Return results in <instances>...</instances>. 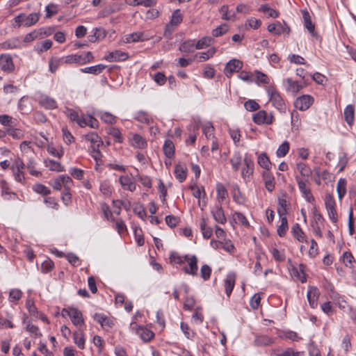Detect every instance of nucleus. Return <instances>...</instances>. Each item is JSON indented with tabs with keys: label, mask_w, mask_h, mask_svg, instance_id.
Returning a JSON list of instances; mask_svg holds the SVG:
<instances>
[{
	"label": "nucleus",
	"mask_w": 356,
	"mask_h": 356,
	"mask_svg": "<svg viewBox=\"0 0 356 356\" xmlns=\"http://www.w3.org/2000/svg\"><path fill=\"white\" fill-rule=\"evenodd\" d=\"M40 19L38 13H32L26 15L25 13H20L12 20V26L14 28H19L22 26L26 27L35 24Z\"/></svg>",
	"instance_id": "nucleus-1"
},
{
	"label": "nucleus",
	"mask_w": 356,
	"mask_h": 356,
	"mask_svg": "<svg viewBox=\"0 0 356 356\" xmlns=\"http://www.w3.org/2000/svg\"><path fill=\"white\" fill-rule=\"evenodd\" d=\"M61 315L63 317L69 316L72 323L79 330L85 325L82 312L76 307L63 308L61 311Z\"/></svg>",
	"instance_id": "nucleus-2"
},
{
	"label": "nucleus",
	"mask_w": 356,
	"mask_h": 356,
	"mask_svg": "<svg viewBox=\"0 0 356 356\" xmlns=\"http://www.w3.org/2000/svg\"><path fill=\"white\" fill-rule=\"evenodd\" d=\"M267 93L273 105L278 110L284 111L286 110V105L280 93L277 89L270 86L267 88Z\"/></svg>",
	"instance_id": "nucleus-3"
},
{
	"label": "nucleus",
	"mask_w": 356,
	"mask_h": 356,
	"mask_svg": "<svg viewBox=\"0 0 356 356\" xmlns=\"http://www.w3.org/2000/svg\"><path fill=\"white\" fill-rule=\"evenodd\" d=\"M130 330L131 332L137 334L140 339L144 341H148L151 340L154 337V333L144 327L138 325L136 322L132 321L130 323Z\"/></svg>",
	"instance_id": "nucleus-4"
},
{
	"label": "nucleus",
	"mask_w": 356,
	"mask_h": 356,
	"mask_svg": "<svg viewBox=\"0 0 356 356\" xmlns=\"http://www.w3.org/2000/svg\"><path fill=\"white\" fill-rule=\"evenodd\" d=\"M183 19L182 15L179 9L175 10L172 15L170 22L166 24L164 32L165 36H170L175 31V27L179 24Z\"/></svg>",
	"instance_id": "nucleus-5"
},
{
	"label": "nucleus",
	"mask_w": 356,
	"mask_h": 356,
	"mask_svg": "<svg viewBox=\"0 0 356 356\" xmlns=\"http://www.w3.org/2000/svg\"><path fill=\"white\" fill-rule=\"evenodd\" d=\"M10 168L13 171V176H14L15 181H17V182H19V183H24V164L23 161L20 158L17 157L15 160V161Z\"/></svg>",
	"instance_id": "nucleus-6"
},
{
	"label": "nucleus",
	"mask_w": 356,
	"mask_h": 356,
	"mask_svg": "<svg viewBox=\"0 0 356 356\" xmlns=\"http://www.w3.org/2000/svg\"><path fill=\"white\" fill-rule=\"evenodd\" d=\"M268 31L275 35L286 34L289 35L290 33V28L287 24L283 22H275V23L270 24L268 26Z\"/></svg>",
	"instance_id": "nucleus-7"
},
{
	"label": "nucleus",
	"mask_w": 356,
	"mask_h": 356,
	"mask_svg": "<svg viewBox=\"0 0 356 356\" xmlns=\"http://www.w3.org/2000/svg\"><path fill=\"white\" fill-rule=\"evenodd\" d=\"M314 98L309 95H304L298 97L295 102V107L302 111L307 110L313 104Z\"/></svg>",
	"instance_id": "nucleus-8"
},
{
	"label": "nucleus",
	"mask_w": 356,
	"mask_h": 356,
	"mask_svg": "<svg viewBox=\"0 0 356 356\" xmlns=\"http://www.w3.org/2000/svg\"><path fill=\"white\" fill-rule=\"evenodd\" d=\"M119 183L124 191L134 192L136 189V183L134 179L130 175H120L119 177Z\"/></svg>",
	"instance_id": "nucleus-9"
},
{
	"label": "nucleus",
	"mask_w": 356,
	"mask_h": 356,
	"mask_svg": "<svg viewBox=\"0 0 356 356\" xmlns=\"http://www.w3.org/2000/svg\"><path fill=\"white\" fill-rule=\"evenodd\" d=\"M185 261H188V267H184L183 270L186 274L191 275L193 276L197 275L198 266H197V259L195 255L189 257L188 255L184 256Z\"/></svg>",
	"instance_id": "nucleus-10"
},
{
	"label": "nucleus",
	"mask_w": 356,
	"mask_h": 356,
	"mask_svg": "<svg viewBox=\"0 0 356 356\" xmlns=\"http://www.w3.org/2000/svg\"><path fill=\"white\" fill-rule=\"evenodd\" d=\"M0 68L8 74L14 71L15 65L10 55L5 54L0 56Z\"/></svg>",
	"instance_id": "nucleus-11"
},
{
	"label": "nucleus",
	"mask_w": 356,
	"mask_h": 356,
	"mask_svg": "<svg viewBox=\"0 0 356 356\" xmlns=\"http://www.w3.org/2000/svg\"><path fill=\"white\" fill-rule=\"evenodd\" d=\"M243 67V63L238 59H232L225 67V74L227 77H230L233 73L238 72Z\"/></svg>",
	"instance_id": "nucleus-12"
},
{
	"label": "nucleus",
	"mask_w": 356,
	"mask_h": 356,
	"mask_svg": "<svg viewBox=\"0 0 356 356\" xmlns=\"http://www.w3.org/2000/svg\"><path fill=\"white\" fill-rule=\"evenodd\" d=\"M273 115L267 113L265 111H259L253 115V121L258 124H270L273 122Z\"/></svg>",
	"instance_id": "nucleus-13"
},
{
	"label": "nucleus",
	"mask_w": 356,
	"mask_h": 356,
	"mask_svg": "<svg viewBox=\"0 0 356 356\" xmlns=\"http://www.w3.org/2000/svg\"><path fill=\"white\" fill-rule=\"evenodd\" d=\"M284 86L286 90L289 92H291L293 95L297 94L300 90H302L305 85L298 81H293L292 79L288 78L284 81Z\"/></svg>",
	"instance_id": "nucleus-14"
},
{
	"label": "nucleus",
	"mask_w": 356,
	"mask_h": 356,
	"mask_svg": "<svg viewBox=\"0 0 356 356\" xmlns=\"http://www.w3.org/2000/svg\"><path fill=\"white\" fill-rule=\"evenodd\" d=\"M152 36L145 32L138 31L125 35L126 42H143L149 40Z\"/></svg>",
	"instance_id": "nucleus-15"
},
{
	"label": "nucleus",
	"mask_w": 356,
	"mask_h": 356,
	"mask_svg": "<svg viewBox=\"0 0 356 356\" xmlns=\"http://www.w3.org/2000/svg\"><path fill=\"white\" fill-rule=\"evenodd\" d=\"M296 180L298 182V186L300 191L302 193V196L306 199L308 202H312L314 201V198L311 193L310 189L307 187V180L301 179L298 177H296Z\"/></svg>",
	"instance_id": "nucleus-16"
},
{
	"label": "nucleus",
	"mask_w": 356,
	"mask_h": 356,
	"mask_svg": "<svg viewBox=\"0 0 356 356\" xmlns=\"http://www.w3.org/2000/svg\"><path fill=\"white\" fill-rule=\"evenodd\" d=\"M319 295L320 293L317 287L313 286L309 287L307 293V298L312 308L314 309L317 307Z\"/></svg>",
	"instance_id": "nucleus-17"
},
{
	"label": "nucleus",
	"mask_w": 356,
	"mask_h": 356,
	"mask_svg": "<svg viewBox=\"0 0 356 356\" xmlns=\"http://www.w3.org/2000/svg\"><path fill=\"white\" fill-rule=\"evenodd\" d=\"M83 138L86 141L90 143V149L99 148V147L103 144L102 138L96 132H90L87 134H85Z\"/></svg>",
	"instance_id": "nucleus-18"
},
{
	"label": "nucleus",
	"mask_w": 356,
	"mask_h": 356,
	"mask_svg": "<svg viewBox=\"0 0 356 356\" xmlns=\"http://www.w3.org/2000/svg\"><path fill=\"white\" fill-rule=\"evenodd\" d=\"M245 167L242 168L241 176L246 181L250 179L254 172V162L251 159L245 157L244 159Z\"/></svg>",
	"instance_id": "nucleus-19"
},
{
	"label": "nucleus",
	"mask_w": 356,
	"mask_h": 356,
	"mask_svg": "<svg viewBox=\"0 0 356 356\" xmlns=\"http://www.w3.org/2000/svg\"><path fill=\"white\" fill-rule=\"evenodd\" d=\"M38 103L40 106L45 109H54L57 108V103L56 100L46 95H42L40 96Z\"/></svg>",
	"instance_id": "nucleus-20"
},
{
	"label": "nucleus",
	"mask_w": 356,
	"mask_h": 356,
	"mask_svg": "<svg viewBox=\"0 0 356 356\" xmlns=\"http://www.w3.org/2000/svg\"><path fill=\"white\" fill-rule=\"evenodd\" d=\"M93 318L104 330H108L114 325V321L113 319L102 314H95Z\"/></svg>",
	"instance_id": "nucleus-21"
},
{
	"label": "nucleus",
	"mask_w": 356,
	"mask_h": 356,
	"mask_svg": "<svg viewBox=\"0 0 356 356\" xmlns=\"http://www.w3.org/2000/svg\"><path fill=\"white\" fill-rule=\"evenodd\" d=\"M64 112L71 120L76 122L80 127H86L83 115H79L76 111L70 108H66Z\"/></svg>",
	"instance_id": "nucleus-22"
},
{
	"label": "nucleus",
	"mask_w": 356,
	"mask_h": 356,
	"mask_svg": "<svg viewBox=\"0 0 356 356\" xmlns=\"http://www.w3.org/2000/svg\"><path fill=\"white\" fill-rule=\"evenodd\" d=\"M127 58L128 55L127 53L120 50H115L110 52L104 58L108 62H118L125 60Z\"/></svg>",
	"instance_id": "nucleus-23"
},
{
	"label": "nucleus",
	"mask_w": 356,
	"mask_h": 356,
	"mask_svg": "<svg viewBox=\"0 0 356 356\" xmlns=\"http://www.w3.org/2000/svg\"><path fill=\"white\" fill-rule=\"evenodd\" d=\"M235 281H236V275L234 273H230L227 274L226 279L225 280V293L229 297L235 285Z\"/></svg>",
	"instance_id": "nucleus-24"
},
{
	"label": "nucleus",
	"mask_w": 356,
	"mask_h": 356,
	"mask_svg": "<svg viewBox=\"0 0 356 356\" xmlns=\"http://www.w3.org/2000/svg\"><path fill=\"white\" fill-rule=\"evenodd\" d=\"M291 233L299 242L307 243L306 236L298 223H296L291 227Z\"/></svg>",
	"instance_id": "nucleus-25"
},
{
	"label": "nucleus",
	"mask_w": 356,
	"mask_h": 356,
	"mask_svg": "<svg viewBox=\"0 0 356 356\" xmlns=\"http://www.w3.org/2000/svg\"><path fill=\"white\" fill-rule=\"evenodd\" d=\"M131 145L138 149H144L147 146L146 140L139 134H133L130 138Z\"/></svg>",
	"instance_id": "nucleus-26"
},
{
	"label": "nucleus",
	"mask_w": 356,
	"mask_h": 356,
	"mask_svg": "<svg viewBox=\"0 0 356 356\" xmlns=\"http://www.w3.org/2000/svg\"><path fill=\"white\" fill-rule=\"evenodd\" d=\"M213 219L220 224H225L227 221L224 211L221 206L216 205L211 211Z\"/></svg>",
	"instance_id": "nucleus-27"
},
{
	"label": "nucleus",
	"mask_w": 356,
	"mask_h": 356,
	"mask_svg": "<svg viewBox=\"0 0 356 356\" xmlns=\"http://www.w3.org/2000/svg\"><path fill=\"white\" fill-rule=\"evenodd\" d=\"M208 218L202 217L200 220V227L202 233V236L204 238H209L213 234V229L211 227L207 226Z\"/></svg>",
	"instance_id": "nucleus-28"
},
{
	"label": "nucleus",
	"mask_w": 356,
	"mask_h": 356,
	"mask_svg": "<svg viewBox=\"0 0 356 356\" xmlns=\"http://www.w3.org/2000/svg\"><path fill=\"white\" fill-rule=\"evenodd\" d=\"M174 173L176 179H178L179 182H183L186 178V167L184 165L177 164L175 168Z\"/></svg>",
	"instance_id": "nucleus-29"
},
{
	"label": "nucleus",
	"mask_w": 356,
	"mask_h": 356,
	"mask_svg": "<svg viewBox=\"0 0 356 356\" xmlns=\"http://www.w3.org/2000/svg\"><path fill=\"white\" fill-rule=\"evenodd\" d=\"M344 120L349 126H352L354 123L355 108L351 104L348 105L344 109Z\"/></svg>",
	"instance_id": "nucleus-30"
},
{
	"label": "nucleus",
	"mask_w": 356,
	"mask_h": 356,
	"mask_svg": "<svg viewBox=\"0 0 356 356\" xmlns=\"http://www.w3.org/2000/svg\"><path fill=\"white\" fill-rule=\"evenodd\" d=\"M106 65L104 64H98L94 66L82 68L81 69V72L92 74H99L106 69Z\"/></svg>",
	"instance_id": "nucleus-31"
},
{
	"label": "nucleus",
	"mask_w": 356,
	"mask_h": 356,
	"mask_svg": "<svg viewBox=\"0 0 356 356\" xmlns=\"http://www.w3.org/2000/svg\"><path fill=\"white\" fill-rule=\"evenodd\" d=\"M263 179L265 183L266 188L271 192L275 188V178L272 174L268 172L263 173Z\"/></svg>",
	"instance_id": "nucleus-32"
},
{
	"label": "nucleus",
	"mask_w": 356,
	"mask_h": 356,
	"mask_svg": "<svg viewBox=\"0 0 356 356\" xmlns=\"http://www.w3.org/2000/svg\"><path fill=\"white\" fill-rule=\"evenodd\" d=\"M45 166L50 170L56 171L58 172L65 171L64 167L58 162L51 159L44 160Z\"/></svg>",
	"instance_id": "nucleus-33"
},
{
	"label": "nucleus",
	"mask_w": 356,
	"mask_h": 356,
	"mask_svg": "<svg viewBox=\"0 0 356 356\" xmlns=\"http://www.w3.org/2000/svg\"><path fill=\"white\" fill-rule=\"evenodd\" d=\"M74 342L77 345L80 349H83L85 347V338L83 333V328L78 329L73 334Z\"/></svg>",
	"instance_id": "nucleus-34"
},
{
	"label": "nucleus",
	"mask_w": 356,
	"mask_h": 356,
	"mask_svg": "<svg viewBox=\"0 0 356 356\" xmlns=\"http://www.w3.org/2000/svg\"><path fill=\"white\" fill-rule=\"evenodd\" d=\"M302 17L305 28L312 35H315V26L311 20L309 13L307 10L302 11Z\"/></svg>",
	"instance_id": "nucleus-35"
},
{
	"label": "nucleus",
	"mask_w": 356,
	"mask_h": 356,
	"mask_svg": "<svg viewBox=\"0 0 356 356\" xmlns=\"http://www.w3.org/2000/svg\"><path fill=\"white\" fill-rule=\"evenodd\" d=\"M257 163L261 168L268 170L271 168V162L266 153H261L258 156Z\"/></svg>",
	"instance_id": "nucleus-36"
},
{
	"label": "nucleus",
	"mask_w": 356,
	"mask_h": 356,
	"mask_svg": "<svg viewBox=\"0 0 356 356\" xmlns=\"http://www.w3.org/2000/svg\"><path fill=\"white\" fill-rule=\"evenodd\" d=\"M163 149L165 155L168 158H172L175 154V146L172 141L170 139L165 140L163 144Z\"/></svg>",
	"instance_id": "nucleus-37"
},
{
	"label": "nucleus",
	"mask_w": 356,
	"mask_h": 356,
	"mask_svg": "<svg viewBox=\"0 0 356 356\" xmlns=\"http://www.w3.org/2000/svg\"><path fill=\"white\" fill-rule=\"evenodd\" d=\"M196 49L195 42L193 40H188L184 42L179 47V50L184 53L193 52Z\"/></svg>",
	"instance_id": "nucleus-38"
},
{
	"label": "nucleus",
	"mask_w": 356,
	"mask_h": 356,
	"mask_svg": "<svg viewBox=\"0 0 356 356\" xmlns=\"http://www.w3.org/2000/svg\"><path fill=\"white\" fill-rule=\"evenodd\" d=\"M219 12L222 14L221 19L223 20H232L235 18V13L233 10H229L227 5H223Z\"/></svg>",
	"instance_id": "nucleus-39"
},
{
	"label": "nucleus",
	"mask_w": 356,
	"mask_h": 356,
	"mask_svg": "<svg viewBox=\"0 0 356 356\" xmlns=\"http://www.w3.org/2000/svg\"><path fill=\"white\" fill-rule=\"evenodd\" d=\"M90 154L91 156L94 159V160L96 161L95 169L97 170H99V166L103 164L102 159V154L99 151V148L90 149Z\"/></svg>",
	"instance_id": "nucleus-40"
},
{
	"label": "nucleus",
	"mask_w": 356,
	"mask_h": 356,
	"mask_svg": "<svg viewBox=\"0 0 356 356\" xmlns=\"http://www.w3.org/2000/svg\"><path fill=\"white\" fill-rule=\"evenodd\" d=\"M97 115L102 120L108 124H115L117 118L108 112L100 111L97 113Z\"/></svg>",
	"instance_id": "nucleus-41"
},
{
	"label": "nucleus",
	"mask_w": 356,
	"mask_h": 356,
	"mask_svg": "<svg viewBox=\"0 0 356 356\" xmlns=\"http://www.w3.org/2000/svg\"><path fill=\"white\" fill-rule=\"evenodd\" d=\"M213 42V40L211 37L205 36L200 39L195 43L196 49H202L205 47H209Z\"/></svg>",
	"instance_id": "nucleus-42"
},
{
	"label": "nucleus",
	"mask_w": 356,
	"mask_h": 356,
	"mask_svg": "<svg viewBox=\"0 0 356 356\" xmlns=\"http://www.w3.org/2000/svg\"><path fill=\"white\" fill-rule=\"evenodd\" d=\"M99 191L106 197H109L112 194V187L108 180L101 181L99 185Z\"/></svg>",
	"instance_id": "nucleus-43"
},
{
	"label": "nucleus",
	"mask_w": 356,
	"mask_h": 356,
	"mask_svg": "<svg viewBox=\"0 0 356 356\" xmlns=\"http://www.w3.org/2000/svg\"><path fill=\"white\" fill-rule=\"evenodd\" d=\"M296 167L301 175L305 177H309L312 174L311 168L305 163H298Z\"/></svg>",
	"instance_id": "nucleus-44"
},
{
	"label": "nucleus",
	"mask_w": 356,
	"mask_h": 356,
	"mask_svg": "<svg viewBox=\"0 0 356 356\" xmlns=\"http://www.w3.org/2000/svg\"><path fill=\"white\" fill-rule=\"evenodd\" d=\"M26 330L29 332L33 337L38 338L42 336V333L39 329V327L33 324H32L30 321L26 323Z\"/></svg>",
	"instance_id": "nucleus-45"
},
{
	"label": "nucleus",
	"mask_w": 356,
	"mask_h": 356,
	"mask_svg": "<svg viewBox=\"0 0 356 356\" xmlns=\"http://www.w3.org/2000/svg\"><path fill=\"white\" fill-rule=\"evenodd\" d=\"M280 220H281V224L277 227V234L280 237H283L285 236V234L289 229L288 221H287L286 216H283L282 218H280Z\"/></svg>",
	"instance_id": "nucleus-46"
},
{
	"label": "nucleus",
	"mask_w": 356,
	"mask_h": 356,
	"mask_svg": "<svg viewBox=\"0 0 356 356\" xmlns=\"http://www.w3.org/2000/svg\"><path fill=\"white\" fill-rule=\"evenodd\" d=\"M337 191L339 198L341 200L346 193V180L345 179H339L337 185Z\"/></svg>",
	"instance_id": "nucleus-47"
},
{
	"label": "nucleus",
	"mask_w": 356,
	"mask_h": 356,
	"mask_svg": "<svg viewBox=\"0 0 356 356\" xmlns=\"http://www.w3.org/2000/svg\"><path fill=\"white\" fill-rule=\"evenodd\" d=\"M52 44L53 42L50 40H44L35 46V50L39 54L42 53L49 49L52 47Z\"/></svg>",
	"instance_id": "nucleus-48"
},
{
	"label": "nucleus",
	"mask_w": 356,
	"mask_h": 356,
	"mask_svg": "<svg viewBox=\"0 0 356 356\" xmlns=\"http://www.w3.org/2000/svg\"><path fill=\"white\" fill-rule=\"evenodd\" d=\"M47 149L51 155L57 158H61L64 154L63 149L61 147H55L52 145H49Z\"/></svg>",
	"instance_id": "nucleus-49"
},
{
	"label": "nucleus",
	"mask_w": 356,
	"mask_h": 356,
	"mask_svg": "<svg viewBox=\"0 0 356 356\" xmlns=\"http://www.w3.org/2000/svg\"><path fill=\"white\" fill-rule=\"evenodd\" d=\"M202 131L207 139H214V128L211 122H206L202 127Z\"/></svg>",
	"instance_id": "nucleus-50"
},
{
	"label": "nucleus",
	"mask_w": 356,
	"mask_h": 356,
	"mask_svg": "<svg viewBox=\"0 0 356 356\" xmlns=\"http://www.w3.org/2000/svg\"><path fill=\"white\" fill-rule=\"evenodd\" d=\"M20 42L17 38L8 40L1 44V47L4 49H12L19 47Z\"/></svg>",
	"instance_id": "nucleus-51"
},
{
	"label": "nucleus",
	"mask_w": 356,
	"mask_h": 356,
	"mask_svg": "<svg viewBox=\"0 0 356 356\" xmlns=\"http://www.w3.org/2000/svg\"><path fill=\"white\" fill-rule=\"evenodd\" d=\"M259 11L266 13L268 17L273 18H277L279 16L278 11L270 8L268 5H262L260 6Z\"/></svg>",
	"instance_id": "nucleus-52"
},
{
	"label": "nucleus",
	"mask_w": 356,
	"mask_h": 356,
	"mask_svg": "<svg viewBox=\"0 0 356 356\" xmlns=\"http://www.w3.org/2000/svg\"><path fill=\"white\" fill-rule=\"evenodd\" d=\"M45 17L50 18L58 13V6L55 3H49L45 8Z\"/></svg>",
	"instance_id": "nucleus-53"
},
{
	"label": "nucleus",
	"mask_w": 356,
	"mask_h": 356,
	"mask_svg": "<svg viewBox=\"0 0 356 356\" xmlns=\"http://www.w3.org/2000/svg\"><path fill=\"white\" fill-rule=\"evenodd\" d=\"M232 168L234 171H237L241 164V156L239 152L235 153L230 159Z\"/></svg>",
	"instance_id": "nucleus-54"
},
{
	"label": "nucleus",
	"mask_w": 356,
	"mask_h": 356,
	"mask_svg": "<svg viewBox=\"0 0 356 356\" xmlns=\"http://www.w3.org/2000/svg\"><path fill=\"white\" fill-rule=\"evenodd\" d=\"M254 74L256 76V83L257 84H268L270 83V78L266 74L258 70H256Z\"/></svg>",
	"instance_id": "nucleus-55"
},
{
	"label": "nucleus",
	"mask_w": 356,
	"mask_h": 356,
	"mask_svg": "<svg viewBox=\"0 0 356 356\" xmlns=\"http://www.w3.org/2000/svg\"><path fill=\"white\" fill-rule=\"evenodd\" d=\"M33 190L35 193L41 194L42 195H47L51 193V191L49 190V188L41 184H36L33 185Z\"/></svg>",
	"instance_id": "nucleus-56"
},
{
	"label": "nucleus",
	"mask_w": 356,
	"mask_h": 356,
	"mask_svg": "<svg viewBox=\"0 0 356 356\" xmlns=\"http://www.w3.org/2000/svg\"><path fill=\"white\" fill-rule=\"evenodd\" d=\"M289 150V143L287 141L282 143L278 147L276 154L278 157H284Z\"/></svg>",
	"instance_id": "nucleus-57"
},
{
	"label": "nucleus",
	"mask_w": 356,
	"mask_h": 356,
	"mask_svg": "<svg viewBox=\"0 0 356 356\" xmlns=\"http://www.w3.org/2000/svg\"><path fill=\"white\" fill-rule=\"evenodd\" d=\"M261 24V22L259 19H257L254 17H250L247 19L245 23V29H257Z\"/></svg>",
	"instance_id": "nucleus-58"
},
{
	"label": "nucleus",
	"mask_w": 356,
	"mask_h": 356,
	"mask_svg": "<svg viewBox=\"0 0 356 356\" xmlns=\"http://www.w3.org/2000/svg\"><path fill=\"white\" fill-rule=\"evenodd\" d=\"M216 53V49L214 47L210 48L207 51L199 53V60L200 62L207 60L210 58H212Z\"/></svg>",
	"instance_id": "nucleus-59"
},
{
	"label": "nucleus",
	"mask_w": 356,
	"mask_h": 356,
	"mask_svg": "<svg viewBox=\"0 0 356 356\" xmlns=\"http://www.w3.org/2000/svg\"><path fill=\"white\" fill-rule=\"evenodd\" d=\"M83 122L86 123V126H88L92 129H97L99 127L97 120L90 115H88L86 117L83 116Z\"/></svg>",
	"instance_id": "nucleus-60"
},
{
	"label": "nucleus",
	"mask_w": 356,
	"mask_h": 356,
	"mask_svg": "<svg viewBox=\"0 0 356 356\" xmlns=\"http://www.w3.org/2000/svg\"><path fill=\"white\" fill-rule=\"evenodd\" d=\"M22 296V292L18 289H13L9 293V301L11 302L18 301Z\"/></svg>",
	"instance_id": "nucleus-61"
},
{
	"label": "nucleus",
	"mask_w": 356,
	"mask_h": 356,
	"mask_svg": "<svg viewBox=\"0 0 356 356\" xmlns=\"http://www.w3.org/2000/svg\"><path fill=\"white\" fill-rule=\"evenodd\" d=\"M217 198L218 200H224L227 197V191L225 186L221 184H218L216 186Z\"/></svg>",
	"instance_id": "nucleus-62"
},
{
	"label": "nucleus",
	"mask_w": 356,
	"mask_h": 356,
	"mask_svg": "<svg viewBox=\"0 0 356 356\" xmlns=\"http://www.w3.org/2000/svg\"><path fill=\"white\" fill-rule=\"evenodd\" d=\"M228 26L226 24H222L214 29L212 31L213 37H220L228 31Z\"/></svg>",
	"instance_id": "nucleus-63"
},
{
	"label": "nucleus",
	"mask_w": 356,
	"mask_h": 356,
	"mask_svg": "<svg viewBox=\"0 0 356 356\" xmlns=\"http://www.w3.org/2000/svg\"><path fill=\"white\" fill-rule=\"evenodd\" d=\"M277 356H305L303 352H295L292 348H287L285 350L279 353Z\"/></svg>",
	"instance_id": "nucleus-64"
}]
</instances>
